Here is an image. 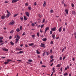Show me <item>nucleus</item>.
I'll return each instance as SVG.
<instances>
[{"label":"nucleus","mask_w":76,"mask_h":76,"mask_svg":"<svg viewBox=\"0 0 76 76\" xmlns=\"http://www.w3.org/2000/svg\"><path fill=\"white\" fill-rule=\"evenodd\" d=\"M7 12L8 14L7 15H6V18H9V16H10V15L11 14L10 13V12H9V11H8V10H7Z\"/></svg>","instance_id":"1"},{"label":"nucleus","mask_w":76,"mask_h":76,"mask_svg":"<svg viewBox=\"0 0 76 76\" xmlns=\"http://www.w3.org/2000/svg\"><path fill=\"white\" fill-rule=\"evenodd\" d=\"M40 47H43L45 48V44L44 43H41V45H40Z\"/></svg>","instance_id":"2"},{"label":"nucleus","mask_w":76,"mask_h":76,"mask_svg":"<svg viewBox=\"0 0 76 76\" xmlns=\"http://www.w3.org/2000/svg\"><path fill=\"white\" fill-rule=\"evenodd\" d=\"M49 29V27H47L46 28H45V34L46 32H47V31H48V30Z\"/></svg>","instance_id":"3"},{"label":"nucleus","mask_w":76,"mask_h":76,"mask_svg":"<svg viewBox=\"0 0 76 76\" xmlns=\"http://www.w3.org/2000/svg\"><path fill=\"white\" fill-rule=\"evenodd\" d=\"M2 49L3 51H9V50L8 49L6 48H2Z\"/></svg>","instance_id":"4"},{"label":"nucleus","mask_w":76,"mask_h":76,"mask_svg":"<svg viewBox=\"0 0 76 76\" xmlns=\"http://www.w3.org/2000/svg\"><path fill=\"white\" fill-rule=\"evenodd\" d=\"M19 0H13L12 1V3H16V2H17V1H19Z\"/></svg>","instance_id":"5"},{"label":"nucleus","mask_w":76,"mask_h":76,"mask_svg":"<svg viewBox=\"0 0 76 76\" xmlns=\"http://www.w3.org/2000/svg\"><path fill=\"white\" fill-rule=\"evenodd\" d=\"M26 15L28 17H29V12H26Z\"/></svg>","instance_id":"6"},{"label":"nucleus","mask_w":76,"mask_h":76,"mask_svg":"<svg viewBox=\"0 0 76 76\" xmlns=\"http://www.w3.org/2000/svg\"><path fill=\"white\" fill-rule=\"evenodd\" d=\"M52 37L53 38V39H55V34H53L52 35Z\"/></svg>","instance_id":"7"},{"label":"nucleus","mask_w":76,"mask_h":76,"mask_svg":"<svg viewBox=\"0 0 76 76\" xmlns=\"http://www.w3.org/2000/svg\"><path fill=\"white\" fill-rule=\"evenodd\" d=\"M14 21L13 20H12L11 22L10 23V24L11 25H14Z\"/></svg>","instance_id":"8"},{"label":"nucleus","mask_w":76,"mask_h":76,"mask_svg":"<svg viewBox=\"0 0 76 76\" xmlns=\"http://www.w3.org/2000/svg\"><path fill=\"white\" fill-rule=\"evenodd\" d=\"M56 29V27H54L51 29V31H55Z\"/></svg>","instance_id":"9"},{"label":"nucleus","mask_w":76,"mask_h":76,"mask_svg":"<svg viewBox=\"0 0 76 76\" xmlns=\"http://www.w3.org/2000/svg\"><path fill=\"white\" fill-rule=\"evenodd\" d=\"M72 14L74 15H76V12H75V11H72Z\"/></svg>","instance_id":"10"},{"label":"nucleus","mask_w":76,"mask_h":76,"mask_svg":"<svg viewBox=\"0 0 76 76\" xmlns=\"http://www.w3.org/2000/svg\"><path fill=\"white\" fill-rule=\"evenodd\" d=\"M65 11L66 13V14H68V12H69V10L67 9H66L65 10Z\"/></svg>","instance_id":"11"},{"label":"nucleus","mask_w":76,"mask_h":76,"mask_svg":"<svg viewBox=\"0 0 76 76\" xmlns=\"http://www.w3.org/2000/svg\"><path fill=\"white\" fill-rule=\"evenodd\" d=\"M61 28H62V27H61L60 28H59L58 31L59 32H61V31H62V30L61 29Z\"/></svg>","instance_id":"12"},{"label":"nucleus","mask_w":76,"mask_h":76,"mask_svg":"<svg viewBox=\"0 0 76 76\" xmlns=\"http://www.w3.org/2000/svg\"><path fill=\"white\" fill-rule=\"evenodd\" d=\"M24 18L25 20H27V19H28V18L26 17V16H24Z\"/></svg>","instance_id":"13"},{"label":"nucleus","mask_w":76,"mask_h":76,"mask_svg":"<svg viewBox=\"0 0 76 76\" xmlns=\"http://www.w3.org/2000/svg\"><path fill=\"white\" fill-rule=\"evenodd\" d=\"M34 45V44L33 43H32L30 44H28V45H29V46H32L33 45Z\"/></svg>","instance_id":"14"},{"label":"nucleus","mask_w":76,"mask_h":76,"mask_svg":"<svg viewBox=\"0 0 76 76\" xmlns=\"http://www.w3.org/2000/svg\"><path fill=\"white\" fill-rule=\"evenodd\" d=\"M42 40L43 41H47V38L45 37L44 38H43Z\"/></svg>","instance_id":"15"},{"label":"nucleus","mask_w":76,"mask_h":76,"mask_svg":"<svg viewBox=\"0 0 76 76\" xmlns=\"http://www.w3.org/2000/svg\"><path fill=\"white\" fill-rule=\"evenodd\" d=\"M5 18V16L4 15H2V16H1V19H4Z\"/></svg>","instance_id":"16"},{"label":"nucleus","mask_w":76,"mask_h":76,"mask_svg":"<svg viewBox=\"0 0 76 76\" xmlns=\"http://www.w3.org/2000/svg\"><path fill=\"white\" fill-rule=\"evenodd\" d=\"M35 35H31V37H32L33 39H35Z\"/></svg>","instance_id":"17"},{"label":"nucleus","mask_w":76,"mask_h":76,"mask_svg":"<svg viewBox=\"0 0 76 76\" xmlns=\"http://www.w3.org/2000/svg\"><path fill=\"white\" fill-rule=\"evenodd\" d=\"M46 5V2L45 1H44V3L43 4V6L44 7H45Z\"/></svg>","instance_id":"18"},{"label":"nucleus","mask_w":76,"mask_h":76,"mask_svg":"<svg viewBox=\"0 0 76 76\" xmlns=\"http://www.w3.org/2000/svg\"><path fill=\"white\" fill-rule=\"evenodd\" d=\"M19 39H16V41H15L16 44H17V43H18V40H19Z\"/></svg>","instance_id":"19"},{"label":"nucleus","mask_w":76,"mask_h":76,"mask_svg":"<svg viewBox=\"0 0 76 76\" xmlns=\"http://www.w3.org/2000/svg\"><path fill=\"white\" fill-rule=\"evenodd\" d=\"M18 15V13L17 14H15L13 16V17H14V18H16V17Z\"/></svg>","instance_id":"20"},{"label":"nucleus","mask_w":76,"mask_h":76,"mask_svg":"<svg viewBox=\"0 0 76 76\" xmlns=\"http://www.w3.org/2000/svg\"><path fill=\"white\" fill-rule=\"evenodd\" d=\"M20 19L21 21H23V18L22 17H21L20 18Z\"/></svg>","instance_id":"21"},{"label":"nucleus","mask_w":76,"mask_h":76,"mask_svg":"<svg viewBox=\"0 0 76 76\" xmlns=\"http://www.w3.org/2000/svg\"><path fill=\"white\" fill-rule=\"evenodd\" d=\"M28 10H31L32 8H31V7H28Z\"/></svg>","instance_id":"22"},{"label":"nucleus","mask_w":76,"mask_h":76,"mask_svg":"<svg viewBox=\"0 0 76 76\" xmlns=\"http://www.w3.org/2000/svg\"><path fill=\"white\" fill-rule=\"evenodd\" d=\"M16 31H17V32H20V30L19 29V28H18L17 29H16Z\"/></svg>","instance_id":"23"},{"label":"nucleus","mask_w":76,"mask_h":76,"mask_svg":"<svg viewBox=\"0 0 76 76\" xmlns=\"http://www.w3.org/2000/svg\"><path fill=\"white\" fill-rule=\"evenodd\" d=\"M31 26H35V24L34 23H32L31 24Z\"/></svg>","instance_id":"24"},{"label":"nucleus","mask_w":76,"mask_h":76,"mask_svg":"<svg viewBox=\"0 0 76 76\" xmlns=\"http://www.w3.org/2000/svg\"><path fill=\"white\" fill-rule=\"evenodd\" d=\"M37 54H40V52H39V51H38V50H37Z\"/></svg>","instance_id":"25"},{"label":"nucleus","mask_w":76,"mask_h":76,"mask_svg":"<svg viewBox=\"0 0 76 76\" xmlns=\"http://www.w3.org/2000/svg\"><path fill=\"white\" fill-rule=\"evenodd\" d=\"M28 62H32V60L31 59H29L28 60Z\"/></svg>","instance_id":"26"},{"label":"nucleus","mask_w":76,"mask_h":76,"mask_svg":"<svg viewBox=\"0 0 76 76\" xmlns=\"http://www.w3.org/2000/svg\"><path fill=\"white\" fill-rule=\"evenodd\" d=\"M66 49V47H65V48H64L62 50V52H63V51H64V49Z\"/></svg>","instance_id":"27"},{"label":"nucleus","mask_w":76,"mask_h":76,"mask_svg":"<svg viewBox=\"0 0 76 76\" xmlns=\"http://www.w3.org/2000/svg\"><path fill=\"white\" fill-rule=\"evenodd\" d=\"M55 69L56 68L54 67H53V72H56V70H54V69Z\"/></svg>","instance_id":"28"},{"label":"nucleus","mask_w":76,"mask_h":76,"mask_svg":"<svg viewBox=\"0 0 76 76\" xmlns=\"http://www.w3.org/2000/svg\"><path fill=\"white\" fill-rule=\"evenodd\" d=\"M23 51H20L18 53V54H21V53H23Z\"/></svg>","instance_id":"29"},{"label":"nucleus","mask_w":76,"mask_h":76,"mask_svg":"<svg viewBox=\"0 0 76 76\" xmlns=\"http://www.w3.org/2000/svg\"><path fill=\"white\" fill-rule=\"evenodd\" d=\"M10 43L12 45H14V43L13 42H11Z\"/></svg>","instance_id":"30"},{"label":"nucleus","mask_w":76,"mask_h":76,"mask_svg":"<svg viewBox=\"0 0 76 76\" xmlns=\"http://www.w3.org/2000/svg\"><path fill=\"white\" fill-rule=\"evenodd\" d=\"M37 36L38 37H39V33L38 32L37 33Z\"/></svg>","instance_id":"31"},{"label":"nucleus","mask_w":76,"mask_h":76,"mask_svg":"<svg viewBox=\"0 0 76 76\" xmlns=\"http://www.w3.org/2000/svg\"><path fill=\"white\" fill-rule=\"evenodd\" d=\"M45 19H44L43 20V21L42 23H44V22H45Z\"/></svg>","instance_id":"32"},{"label":"nucleus","mask_w":76,"mask_h":76,"mask_svg":"<svg viewBox=\"0 0 76 76\" xmlns=\"http://www.w3.org/2000/svg\"><path fill=\"white\" fill-rule=\"evenodd\" d=\"M13 32H14V31H13V30H12L10 32V33L11 34H13Z\"/></svg>","instance_id":"33"},{"label":"nucleus","mask_w":76,"mask_h":76,"mask_svg":"<svg viewBox=\"0 0 76 76\" xmlns=\"http://www.w3.org/2000/svg\"><path fill=\"white\" fill-rule=\"evenodd\" d=\"M26 35V34L25 33V32H23V34H22V36H23L24 35Z\"/></svg>","instance_id":"34"},{"label":"nucleus","mask_w":76,"mask_h":76,"mask_svg":"<svg viewBox=\"0 0 76 76\" xmlns=\"http://www.w3.org/2000/svg\"><path fill=\"white\" fill-rule=\"evenodd\" d=\"M54 61V59H52L50 61V62L51 63V62H53Z\"/></svg>","instance_id":"35"},{"label":"nucleus","mask_w":76,"mask_h":76,"mask_svg":"<svg viewBox=\"0 0 76 76\" xmlns=\"http://www.w3.org/2000/svg\"><path fill=\"white\" fill-rule=\"evenodd\" d=\"M46 53L47 56L50 54V53L49 52H46Z\"/></svg>","instance_id":"36"},{"label":"nucleus","mask_w":76,"mask_h":76,"mask_svg":"<svg viewBox=\"0 0 76 76\" xmlns=\"http://www.w3.org/2000/svg\"><path fill=\"white\" fill-rule=\"evenodd\" d=\"M17 38H18L19 39H20V37L19 36V35H17Z\"/></svg>","instance_id":"37"},{"label":"nucleus","mask_w":76,"mask_h":76,"mask_svg":"<svg viewBox=\"0 0 76 76\" xmlns=\"http://www.w3.org/2000/svg\"><path fill=\"white\" fill-rule=\"evenodd\" d=\"M20 29L21 30H22V26H20Z\"/></svg>","instance_id":"38"},{"label":"nucleus","mask_w":76,"mask_h":76,"mask_svg":"<svg viewBox=\"0 0 76 76\" xmlns=\"http://www.w3.org/2000/svg\"><path fill=\"white\" fill-rule=\"evenodd\" d=\"M64 75L65 76H67V75H68V74H67V73H66L65 74H64Z\"/></svg>","instance_id":"39"},{"label":"nucleus","mask_w":76,"mask_h":76,"mask_svg":"<svg viewBox=\"0 0 76 76\" xmlns=\"http://www.w3.org/2000/svg\"><path fill=\"white\" fill-rule=\"evenodd\" d=\"M56 67H60V64H58V65L56 66Z\"/></svg>","instance_id":"40"},{"label":"nucleus","mask_w":76,"mask_h":76,"mask_svg":"<svg viewBox=\"0 0 76 76\" xmlns=\"http://www.w3.org/2000/svg\"><path fill=\"white\" fill-rule=\"evenodd\" d=\"M8 63H9L7 61L6 62H4V64H8Z\"/></svg>","instance_id":"41"},{"label":"nucleus","mask_w":76,"mask_h":76,"mask_svg":"<svg viewBox=\"0 0 76 76\" xmlns=\"http://www.w3.org/2000/svg\"><path fill=\"white\" fill-rule=\"evenodd\" d=\"M11 61V60L9 59H8L7 60V61L9 63V61Z\"/></svg>","instance_id":"42"},{"label":"nucleus","mask_w":76,"mask_h":76,"mask_svg":"<svg viewBox=\"0 0 76 76\" xmlns=\"http://www.w3.org/2000/svg\"><path fill=\"white\" fill-rule=\"evenodd\" d=\"M50 53H53V50L52 49H51L50 50Z\"/></svg>","instance_id":"43"},{"label":"nucleus","mask_w":76,"mask_h":76,"mask_svg":"<svg viewBox=\"0 0 76 76\" xmlns=\"http://www.w3.org/2000/svg\"><path fill=\"white\" fill-rule=\"evenodd\" d=\"M74 4L73 3H72V7H74Z\"/></svg>","instance_id":"44"},{"label":"nucleus","mask_w":76,"mask_h":76,"mask_svg":"<svg viewBox=\"0 0 76 76\" xmlns=\"http://www.w3.org/2000/svg\"><path fill=\"white\" fill-rule=\"evenodd\" d=\"M44 26V24H43L41 26V28H42V27H43V26Z\"/></svg>","instance_id":"45"},{"label":"nucleus","mask_w":76,"mask_h":76,"mask_svg":"<svg viewBox=\"0 0 76 76\" xmlns=\"http://www.w3.org/2000/svg\"><path fill=\"white\" fill-rule=\"evenodd\" d=\"M42 67H46V66L45 65H42Z\"/></svg>","instance_id":"46"},{"label":"nucleus","mask_w":76,"mask_h":76,"mask_svg":"<svg viewBox=\"0 0 76 76\" xmlns=\"http://www.w3.org/2000/svg\"><path fill=\"white\" fill-rule=\"evenodd\" d=\"M60 70H61V72H62V70H63V68L62 67H61L60 68Z\"/></svg>","instance_id":"47"},{"label":"nucleus","mask_w":76,"mask_h":76,"mask_svg":"<svg viewBox=\"0 0 76 76\" xmlns=\"http://www.w3.org/2000/svg\"><path fill=\"white\" fill-rule=\"evenodd\" d=\"M63 31L64 32L65 31V28H63Z\"/></svg>","instance_id":"48"},{"label":"nucleus","mask_w":76,"mask_h":76,"mask_svg":"<svg viewBox=\"0 0 76 76\" xmlns=\"http://www.w3.org/2000/svg\"><path fill=\"white\" fill-rule=\"evenodd\" d=\"M3 39V37H0V39L1 40V39Z\"/></svg>","instance_id":"49"},{"label":"nucleus","mask_w":76,"mask_h":76,"mask_svg":"<svg viewBox=\"0 0 76 76\" xmlns=\"http://www.w3.org/2000/svg\"><path fill=\"white\" fill-rule=\"evenodd\" d=\"M45 53H46L45 52L43 53V56H44L45 55Z\"/></svg>","instance_id":"50"},{"label":"nucleus","mask_w":76,"mask_h":76,"mask_svg":"<svg viewBox=\"0 0 76 76\" xmlns=\"http://www.w3.org/2000/svg\"><path fill=\"white\" fill-rule=\"evenodd\" d=\"M50 13H52L53 12V10H50Z\"/></svg>","instance_id":"51"},{"label":"nucleus","mask_w":76,"mask_h":76,"mask_svg":"<svg viewBox=\"0 0 76 76\" xmlns=\"http://www.w3.org/2000/svg\"><path fill=\"white\" fill-rule=\"evenodd\" d=\"M20 47H23V44H22L20 45Z\"/></svg>","instance_id":"52"},{"label":"nucleus","mask_w":76,"mask_h":76,"mask_svg":"<svg viewBox=\"0 0 76 76\" xmlns=\"http://www.w3.org/2000/svg\"><path fill=\"white\" fill-rule=\"evenodd\" d=\"M28 5V4L26 3L25 4V6H27Z\"/></svg>","instance_id":"53"},{"label":"nucleus","mask_w":76,"mask_h":76,"mask_svg":"<svg viewBox=\"0 0 76 76\" xmlns=\"http://www.w3.org/2000/svg\"><path fill=\"white\" fill-rule=\"evenodd\" d=\"M66 68L67 69H69V66L68 65H67L66 66Z\"/></svg>","instance_id":"54"},{"label":"nucleus","mask_w":76,"mask_h":76,"mask_svg":"<svg viewBox=\"0 0 76 76\" xmlns=\"http://www.w3.org/2000/svg\"><path fill=\"white\" fill-rule=\"evenodd\" d=\"M52 33H53V32H52V31H50V35H51V34H52Z\"/></svg>","instance_id":"55"},{"label":"nucleus","mask_w":76,"mask_h":76,"mask_svg":"<svg viewBox=\"0 0 76 76\" xmlns=\"http://www.w3.org/2000/svg\"><path fill=\"white\" fill-rule=\"evenodd\" d=\"M72 60L74 61H75V58H73Z\"/></svg>","instance_id":"56"},{"label":"nucleus","mask_w":76,"mask_h":76,"mask_svg":"<svg viewBox=\"0 0 76 76\" xmlns=\"http://www.w3.org/2000/svg\"><path fill=\"white\" fill-rule=\"evenodd\" d=\"M50 44H53V42L52 41H51L50 42Z\"/></svg>","instance_id":"57"},{"label":"nucleus","mask_w":76,"mask_h":76,"mask_svg":"<svg viewBox=\"0 0 76 76\" xmlns=\"http://www.w3.org/2000/svg\"><path fill=\"white\" fill-rule=\"evenodd\" d=\"M4 44V43H3L0 44V45H3Z\"/></svg>","instance_id":"58"},{"label":"nucleus","mask_w":76,"mask_h":76,"mask_svg":"<svg viewBox=\"0 0 76 76\" xmlns=\"http://www.w3.org/2000/svg\"><path fill=\"white\" fill-rule=\"evenodd\" d=\"M34 5L35 6H37V2H35L34 3Z\"/></svg>","instance_id":"59"},{"label":"nucleus","mask_w":76,"mask_h":76,"mask_svg":"<svg viewBox=\"0 0 76 76\" xmlns=\"http://www.w3.org/2000/svg\"><path fill=\"white\" fill-rule=\"evenodd\" d=\"M25 46L26 47H28V45H27V44H26L25 45Z\"/></svg>","instance_id":"60"},{"label":"nucleus","mask_w":76,"mask_h":76,"mask_svg":"<svg viewBox=\"0 0 76 76\" xmlns=\"http://www.w3.org/2000/svg\"><path fill=\"white\" fill-rule=\"evenodd\" d=\"M1 42H3V41H2V40H0V43H1Z\"/></svg>","instance_id":"61"},{"label":"nucleus","mask_w":76,"mask_h":76,"mask_svg":"<svg viewBox=\"0 0 76 76\" xmlns=\"http://www.w3.org/2000/svg\"><path fill=\"white\" fill-rule=\"evenodd\" d=\"M59 60H62V57H60L59 58Z\"/></svg>","instance_id":"62"},{"label":"nucleus","mask_w":76,"mask_h":76,"mask_svg":"<svg viewBox=\"0 0 76 76\" xmlns=\"http://www.w3.org/2000/svg\"><path fill=\"white\" fill-rule=\"evenodd\" d=\"M74 35H75V36H76V33L75 32L74 33Z\"/></svg>","instance_id":"63"},{"label":"nucleus","mask_w":76,"mask_h":76,"mask_svg":"<svg viewBox=\"0 0 76 76\" xmlns=\"http://www.w3.org/2000/svg\"><path fill=\"white\" fill-rule=\"evenodd\" d=\"M74 35H75V36H76V33L75 32L74 33Z\"/></svg>","instance_id":"64"}]
</instances>
